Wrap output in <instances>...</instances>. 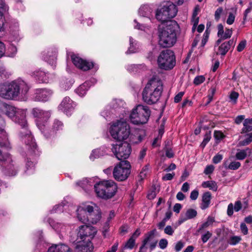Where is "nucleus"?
Returning a JSON list of instances; mask_svg holds the SVG:
<instances>
[{"label": "nucleus", "instance_id": "1", "mask_svg": "<svg viewBox=\"0 0 252 252\" xmlns=\"http://www.w3.org/2000/svg\"><path fill=\"white\" fill-rule=\"evenodd\" d=\"M0 111L21 126L20 135L22 141H24L26 145L28 146L29 150L34 152L37 149V145L31 135V132L27 128L26 111L8 105L1 100H0Z\"/></svg>", "mask_w": 252, "mask_h": 252}, {"label": "nucleus", "instance_id": "2", "mask_svg": "<svg viewBox=\"0 0 252 252\" xmlns=\"http://www.w3.org/2000/svg\"><path fill=\"white\" fill-rule=\"evenodd\" d=\"M179 26L175 21L167 22V24L158 29V43L162 48H170L176 42Z\"/></svg>", "mask_w": 252, "mask_h": 252}, {"label": "nucleus", "instance_id": "3", "mask_svg": "<svg viewBox=\"0 0 252 252\" xmlns=\"http://www.w3.org/2000/svg\"><path fill=\"white\" fill-rule=\"evenodd\" d=\"M162 91L161 81L158 78L153 77L149 81L143 91V100L147 104H154L158 100Z\"/></svg>", "mask_w": 252, "mask_h": 252}, {"label": "nucleus", "instance_id": "4", "mask_svg": "<svg viewBox=\"0 0 252 252\" xmlns=\"http://www.w3.org/2000/svg\"><path fill=\"white\" fill-rule=\"evenodd\" d=\"M94 189L97 197L108 200L116 195L118 187L117 184L112 180H103L94 185Z\"/></svg>", "mask_w": 252, "mask_h": 252}, {"label": "nucleus", "instance_id": "5", "mask_svg": "<svg viewBox=\"0 0 252 252\" xmlns=\"http://www.w3.org/2000/svg\"><path fill=\"white\" fill-rule=\"evenodd\" d=\"M110 133L112 137L117 140L126 139L130 133V126L125 121H118L111 126Z\"/></svg>", "mask_w": 252, "mask_h": 252}, {"label": "nucleus", "instance_id": "6", "mask_svg": "<svg viewBox=\"0 0 252 252\" xmlns=\"http://www.w3.org/2000/svg\"><path fill=\"white\" fill-rule=\"evenodd\" d=\"M177 12V8L173 2L170 1H164L161 4V7L158 9L156 17L159 21L164 22L174 18Z\"/></svg>", "mask_w": 252, "mask_h": 252}, {"label": "nucleus", "instance_id": "7", "mask_svg": "<svg viewBox=\"0 0 252 252\" xmlns=\"http://www.w3.org/2000/svg\"><path fill=\"white\" fill-rule=\"evenodd\" d=\"M151 114L149 107L142 105H137L132 110L130 120L135 125H142L147 123Z\"/></svg>", "mask_w": 252, "mask_h": 252}, {"label": "nucleus", "instance_id": "8", "mask_svg": "<svg viewBox=\"0 0 252 252\" xmlns=\"http://www.w3.org/2000/svg\"><path fill=\"white\" fill-rule=\"evenodd\" d=\"M8 99H13L20 94L25 95L28 93L29 87L23 80L18 79L8 83Z\"/></svg>", "mask_w": 252, "mask_h": 252}, {"label": "nucleus", "instance_id": "9", "mask_svg": "<svg viewBox=\"0 0 252 252\" xmlns=\"http://www.w3.org/2000/svg\"><path fill=\"white\" fill-rule=\"evenodd\" d=\"M159 67L165 70L173 68L176 64V59L174 52L170 50L162 51L158 59Z\"/></svg>", "mask_w": 252, "mask_h": 252}, {"label": "nucleus", "instance_id": "10", "mask_svg": "<svg viewBox=\"0 0 252 252\" xmlns=\"http://www.w3.org/2000/svg\"><path fill=\"white\" fill-rule=\"evenodd\" d=\"M130 173V164L127 160L121 161L114 168L113 174L118 181L126 180Z\"/></svg>", "mask_w": 252, "mask_h": 252}, {"label": "nucleus", "instance_id": "11", "mask_svg": "<svg viewBox=\"0 0 252 252\" xmlns=\"http://www.w3.org/2000/svg\"><path fill=\"white\" fill-rule=\"evenodd\" d=\"M112 151L120 160H126L131 154V148L129 143L124 142L119 144H113Z\"/></svg>", "mask_w": 252, "mask_h": 252}, {"label": "nucleus", "instance_id": "12", "mask_svg": "<svg viewBox=\"0 0 252 252\" xmlns=\"http://www.w3.org/2000/svg\"><path fill=\"white\" fill-rule=\"evenodd\" d=\"M32 114L35 117L37 118L36 125L39 129L44 133L46 138L49 136H47L48 130L45 128V125L42 123L47 122L50 117V113L49 111H45L39 108H34L32 110Z\"/></svg>", "mask_w": 252, "mask_h": 252}, {"label": "nucleus", "instance_id": "13", "mask_svg": "<svg viewBox=\"0 0 252 252\" xmlns=\"http://www.w3.org/2000/svg\"><path fill=\"white\" fill-rule=\"evenodd\" d=\"M97 230L96 228L92 226L83 225L79 227V231L77 234V240L78 242L86 241L91 242V240L94 237Z\"/></svg>", "mask_w": 252, "mask_h": 252}, {"label": "nucleus", "instance_id": "14", "mask_svg": "<svg viewBox=\"0 0 252 252\" xmlns=\"http://www.w3.org/2000/svg\"><path fill=\"white\" fill-rule=\"evenodd\" d=\"M12 159L9 154L7 152H5L0 149V165L2 167V170L5 169L8 170H12V172L8 173L9 175L14 176L16 174V171L13 170L12 168L13 165L11 164Z\"/></svg>", "mask_w": 252, "mask_h": 252}, {"label": "nucleus", "instance_id": "15", "mask_svg": "<svg viewBox=\"0 0 252 252\" xmlns=\"http://www.w3.org/2000/svg\"><path fill=\"white\" fill-rule=\"evenodd\" d=\"M93 211V206L90 205L79 207L77 210L78 220L84 223H87L89 221L90 213Z\"/></svg>", "mask_w": 252, "mask_h": 252}, {"label": "nucleus", "instance_id": "16", "mask_svg": "<svg viewBox=\"0 0 252 252\" xmlns=\"http://www.w3.org/2000/svg\"><path fill=\"white\" fill-rule=\"evenodd\" d=\"M71 60L77 67L85 71L89 70L94 66L93 63L87 62L75 55L71 56Z\"/></svg>", "mask_w": 252, "mask_h": 252}, {"label": "nucleus", "instance_id": "17", "mask_svg": "<svg viewBox=\"0 0 252 252\" xmlns=\"http://www.w3.org/2000/svg\"><path fill=\"white\" fill-rule=\"evenodd\" d=\"M75 103L69 97H65L59 106V108L66 114L70 115L74 110Z\"/></svg>", "mask_w": 252, "mask_h": 252}, {"label": "nucleus", "instance_id": "18", "mask_svg": "<svg viewBox=\"0 0 252 252\" xmlns=\"http://www.w3.org/2000/svg\"><path fill=\"white\" fill-rule=\"evenodd\" d=\"M156 232V230L153 229L145 235V237L142 242V245L144 247L146 245L149 244L150 249L151 251H153L156 247L158 240L155 238V234Z\"/></svg>", "mask_w": 252, "mask_h": 252}, {"label": "nucleus", "instance_id": "19", "mask_svg": "<svg viewBox=\"0 0 252 252\" xmlns=\"http://www.w3.org/2000/svg\"><path fill=\"white\" fill-rule=\"evenodd\" d=\"M57 50L55 48L49 49L42 53L43 60L51 65H53L56 61Z\"/></svg>", "mask_w": 252, "mask_h": 252}, {"label": "nucleus", "instance_id": "20", "mask_svg": "<svg viewBox=\"0 0 252 252\" xmlns=\"http://www.w3.org/2000/svg\"><path fill=\"white\" fill-rule=\"evenodd\" d=\"M236 43V41L234 40L232 38L228 41H225L219 47L218 51L217 53V55H220L224 56L226 55L227 52L230 50L231 47H234Z\"/></svg>", "mask_w": 252, "mask_h": 252}, {"label": "nucleus", "instance_id": "21", "mask_svg": "<svg viewBox=\"0 0 252 252\" xmlns=\"http://www.w3.org/2000/svg\"><path fill=\"white\" fill-rule=\"evenodd\" d=\"M52 94V92L50 90H37L35 94V100L36 101H46L49 100Z\"/></svg>", "mask_w": 252, "mask_h": 252}, {"label": "nucleus", "instance_id": "22", "mask_svg": "<svg viewBox=\"0 0 252 252\" xmlns=\"http://www.w3.org/2000/svg\"><path fill=\"white\" fill-rule=\"evenodd\" d=\"M48 75L47 72L40 69L36 70L32 73V76L40 83L48 82Z\"/></svg>", "mask_w": 252, "mask_h": 252}, {"label": "nucleus", "instance_id": "23", "mask_svg": "<svg viewBox=\"0 0 252 252\" xmlns=\"http://www.w3.org/2000/svg\"><path fill=\"white\" fill-rule=\"evenodd\" d=\"M197 211L193 209H188L186 213L182 214L178 220V225L181 224L183 222L188 220L191 219L195 218L197 215Z\"/></svg>", "mask_w": 252, "mask_h": 252}, {"label": "nucleus", "instance_id": "24", "mask_svg": "<svg viewBox=\"0 0 252 252\" xmlns=\"http://www.w3.org/2000/svg\"><path fill=\"white\" fill-rule=\"evenodd\" d=\"M48 252H72L71 249L64 244L53 245L49 249Z\"/></svg>", "mask_w": 252, "mask_h": 252}, {"label": "nucleus", "instance_id": "25", "mask_svg": "<svg viewBox=\"0 0 252 252\" xmlns=\"http://www.w3.org/2000/svg\"><path fill=\"white\" fill-rule=\"evenodd\" d=\"M218 36L219 37L223 38V39H226L230 38L232 34V29H226L225 32H224L223 26L222 24H220L218 26Z\"/></svg>", "mask_w": 252, "mask_h": 252}, {"label": "nucleus", "instance_id": "26", "mask_svg": "<svg viewBox=\"0 0 252 252\" xmlns=\"http://www.w3.org/2000/svg\"><path fill=\"white\" fill-rule=\"evenodd\" d=\"M101 217L100 211L98 209L94 210L93 207V211L89 214V221L92 223H96L100 220Z\"/></svg>", "mask_w": 252, "mask_h": 252}, {"label": "nucleus", "instance_id": "27", "mask_svg": "<svg viewBox=\"0 0 252 252\" xmlns=\"http://www.w3.org/2000/svg\"><path fill=\"white\" fill-rule=\"evenodd\" d=\"M211 199V194L210 192L207 191L203 193L202 197V203L200 208L202 210H204L209 207Z\"/></svg>", "mask_w": 252, "mask_h": 252}, {"label": "nucleus", "instance_id": "28", "mask_svg": "<svg viewBox=\"0 0 252 252\" xmlns=\"http://www.w3.org/2000/svg\"><path fill=\"white\" fill-rule=\"evenodd\" d=\"M90 82L89 81H86L79 86V87L75 90L76 93L79 96H83L85 94H86L87 91L90 88Z\"/></svg>", "mask_w": 252, "mask_h": 252}, {"label": "nucleus", "instance_id": "29", "mask_svg": "<svg viewBox=\"0 0 252 252\" xmlns=\"http://www.w3.org/2000/svg\"><path fill=\"white\" fill-rule=\"evenodd\" d=\"M76 241V246L75 248V252H90L88 246L85 244L84 241L78 242V240L75 241L72 240L73 243Z\"/></svg>", "mask_w": 252, "mask_h": 252}, {"label": "nucleus", "instance_id": "30", "mask_svg": "<svg viewBox=\"0 0 252 252\" xmlns=\"http://www.w3.org/2000/svg\"><path fill=\"white\" fill-rule=\"evenodd\" d=\"M215 221V220L214 217L212 216H209L207 218L206 221L200 225L198 229L197 230V232L201 233L204 230V229L208 228L210 226H212Z\"/></svg>", "mask_w": 252, "mask_h": 252}, {"label": "nucleus", "instance_id": "31", "mask_svg": "<svg viewBox=\"0 0 252 252\" xmlns=\"http://www.w3.org/2000/svg\"><path fill=\"white\" fill-rule=\"evenodd\" d=\"M252 131V118L246 119L243 122V127L241 130V133H246Z\"/></svg>", "mask_w": 252, "mask_h": 252}, {"label": "nucleus", "instance_id": "32", "mask_svg": "<svg viewBox=\"0 0 252 252\" xmlns=\"http://www.w3.org/2000/svg\"><path fill=\"white\" fill-rule=\"evenodd\" d=\"M9 88L8 83L0 84V96L5 99H8Z\"/></svg>", "mask_w": 252, "mask_h": 252}, {"label": "nucleus", "instance_id": "33", "mask_svg": "<svg viewBox=\"0 0 252 252\" xmlns=\"http://www.w3.org/2000/svg\"><path fill=\"white\" fill-rule=\"evenodd\" d=\"M202 187L204 188H209L214 191H216L218 189L217 183L214 181L203 182L202 184Z\"/></svg>", "mask_w": 252, "mask_h": 252}, {"label": "nucleus", "instance_id": "34", "mask_svg": "<svg viewBox=\"0 0 252 252\" xmlns=\"http://www.w3.org/2000/svg\"><path fill=\"white\" fill-rule=\"evenodd\" d=\"M152 12V9L148 5H144L139 9V14L143 17H148Z\"/></svg>", "mask_w": 252, "mask_h": 252}, {"label": "nucleus", "instance_id": "35", "mask_svg": "<svg viewBox=\"0 0 252 252\" xmlns=\"http://www.w3.org/2000/svg\"><path fill=\"white\" fill-rule=\"evenodd\" d=\"M0 147L1 148H10V143L7 136L2 133L0 135Z\"/></svg>", "mask_w": 252, "mask_h": 252}, {"label": "nucleus", "instance_id": "36", "mask_svg": "<svg viewBox=\"0 0 252 252\" xmlns=\"http://www.w3.org/2000/svg\"><path fill=\"white\" fill-rule=\"evenodd\" d=\"M73 82L66 78H63L60 82V87L64 90L69 89L72 86Z\"/></svg>", "mask_w": 252, "mask_h": 252}, {"label": "nucleus", "instance_id": "37", "mask_svg": "<svg viewBox=\"0 0 252 252\" xmlns=\"http://www.w3.org/2000/svg\"><path fill=\"white\" fill-rule=\"evenodd\" d=\"M77 184L81 187L86 191L89 190L93 187V185L91 184V182L87 179H85L79 182Z\"/></svg>", "mask_w": 252, "mask_h": 252}, {"label": "nucleus", "instance_id": "38", "mask_svg": "<svg viewBox=\"0 0 252 252\" xmlns=\"http://www.w3.org/2000/svg\"><path fill=\"white\" fill-rule=\"evenodd\" d=\"M250 151L249 148L244 150H239L235 155V158L237 160H243L247 156V151Z\"/></svg>", "mask_w": 252, "mask_h": 252}, {"label": "nucleus", "instance_id": "39", "mask_svg": "<svg viewBox=\"0 0 252 252\" xmlns=\"http://www.w3.org/2000/svg\"><path fill=\"white\" fill-rule=\"evenodd\" d=\"M245 139L239 142V144L241 146H245L248 145L252 142V132L246 134L245 136Z\"/></svg>", "mask_w": 252, "mask_h": 252}, {"label": "nucleus", "instance_id": "40", "mask_svg": "<svg viewBox=\"0 0 252 252\" xmlns=\"http://www.w3.org/2000/svg\"><path fill=\"white\" fill-rule=\"evenodd\" d=\"M241 166V163L239 161H234L231 162L227 166L226 163H224V167L226 169L235 170L238 169Z\"/></svg>", "mask_w": 252, "mask_h": 252}, {"label": "nucleus", "instance_id": "41", "mask_svg": "<svg viewBox=\"0 0 252 252\" xmlns=\"http://www.w3.org/2000/svg\"><path fill=\"white\" fill-rule=\"evenodd\" d=\"M211 138V131H207L205 133L203 141L200 144V147L204 148L208 142L210 140Z\"/></svg>", "mask_w": 252, "mask_h": 252}, {"label": "nucleus", "instance_id": "42", "mask_svg": "<svg viewBox=\"0 0 252 252\" xmlns=\"http://www.w3.org/2000/svg\"><path fill=\"white\" fill-rule=\"evenodd\" d=\"M216 89L215 88H212L209 91V94L207 95L206 99L207 101L205 105L209 104L213 99V96L216 92Z\"/></svg>", "mask_w": 252, "mask_h": 252}, {"label": "nucleus", "instance_id": "43", "mask_svg": "<svg viewBox=\"0 0 252 252\" xmlns=\"http://www.w3.org/2000/svg\"><path fill=\"white\" fill-rule=\"evenodd\" d=\"M5 19L2 13L0 12V33L4 32L5 30Z\"/></svg>", "mask_w": 252, "mask_h": 252}, {"label": "nucleus", "instance_id": "44", "mask_svg": "<svg viewBox=\"0 0 252 252\" xmlns=\"http://www.w3.org/2000/svg\"><path fill=\"white\" fill-rule=\"evenodd\" d=\"M102 154L100 149H96L92 151V154L90 156V158L91 160H94V158H98Z\"/></svg>", "mask_w": 252, "mask_h": 252}, {"label": "nucleus", "instance_id": "45", "mask_svg": "<svg viewBox=\"0 0 252 252\" xmlns=\"http://www.w3.org/2000/svg\"><path fill=\"white\" fill-rule=\"evenodd\" d=\"M212 236V233L209 231H207L204 233L202 234L201 238V240L203 243H205L209 240Z\"/></svg>", "mask_w": 252, "mask_h": 252}, {"label": "nucleus", "instance_id": "46", "mask_svg": "<svg viewBox=\"0 0 252 252\" xmlns=\"http://www.w3.org/2000/svg\"><path fill=\"white\" fill-rule=\"evenodd\" d=\"M135 243V240L132 238H130L128 241L126 242L124 248L132 249L134 246Z\"/></svg>", "mask_w": 252, "mask_h": 252}, {"label": "nucleus", "instance_id": "47", "mask_svg": "<svg viewBox=\"0 0 252 252\" xmlns=\"http://www.w3.org/2000/svg\"><path fill=\"white\" fill-rule=\"evenodd\" d=\"M17 53V48L15 46L11 45L8 47L7 56L13 57Z\"/></svg>", "mask_w": 252, "mask_h": 252}, {"label": "nucleus", "instance_id": "48", "mask_svg": "<svg viewBox=\"0 0 252 252\" xmlns=\"http://www.w3.org/2000/svg\"><path fill=\"white\" fill-rule=\"evenodd\" d=\"M129 44L130 47H129L127 53H132L135 52L136 48L134 47V44H136L135 43V41L131 37H129Z\"/></svg>", "mask_w": 252, "mask_h": 252}, {"label": "nucleus", "instance_id": "49", "mask_svg": "<svg viewBox=\"0 0 252 252\" xmlns=\"http://www.w3.org/2000/svg\"><path fill=\"white\" fill-rule=\"evenodd\" d=\"M241 240V238L240 236H233L230 238L229 243L231 245H235Z\"/></svg>", "mask_w": 252, "mask_h": 252}, {"label": "nucleus", "instance_id": "50", "mask_svg": "<svg viewBox=\"0 0 252 252\" xmlns=\"http://www.w3.org/2000/svg\"><path fill=\"white\" fill-rule=\"evenodd\" d=\"M239 97V94L235 91L232 92L229 95V98L233 104H236Z\"/></svg>", "mask_w": 252, "mask_h": 252}, {"label": "nucleus", "instance_id": "51", "mask_svg": "<svg viewBox=\"0 0 252 252\" xmlns=\"http://www.w3.org/2000/svg\"><path fill=\"white\" fill-rule=\"evenodd\" d=\"M10 73L7 71L4 66L0 65V76L4 77H8Z\"/></svg>", "mask_w": 252, "mask_h": 252}, {"label": "nucleus", "instance_id": "52", "mask_svg": "<svg viewBox=\"0 0 252 252\" xmlns=\"http://www.w3.org/2000/svg\"><path fill=\"white\" fill-rule=\"evenodd\" d=\"M205 81V77L203 75L198 76L196 77L193 81L194 83L198 85L202 83Z\"/></svg>", "mask_w": 252, "mask_h": 252}, {"label": "nucleus", "instance_id": "53", "mask_svg": "<svg viewBox=\"0 0 252 252\" xmlns=\"http://www.w3.org/2000/svg\"><path fill=\"white\" fill-rule=\"evenodd\" d=\"M63 126V123L58 120L55 121L53 125V129L54 130H58L62 128Z\"/></svg>", "mask_w": 252, "mask_h": 252}, {"label": "nucleus", "instance_id": "54", "mask_svg": "<svg viewBox=\"0 0 252 252\" xmlns=\"http://www.w3.org/2000/svg\"><path fill=\"white\" fill-rule=\"evenodd\" d=\"M246 45V40H244L241 41L237 47V50L238 52L242 51L245 48Z\"/></svg>", "mask_w": 252, "mask_h": 252}, {"label": "nucleus", "instance_id": "55", "mask_svg": "<svg viewBox=\"0 0 252 252\" xmlns=\"http://www.w3.org/2000/svg\"><path fill=\"white\" fill-rule=\"evenodd\" d=\"M8 10V7L3 0H0V12L6 11Z\"/></svg>", "mask_w": 252, "mask_h": 252}, {"label": "nucleus", "instance_id": "56", "mask_svg": "<svg viewBox=\"0 0 252 252\" xmlns=\"http://www.w3.org/2000/svg\"><path fill=\"white\" fill-rule=\"evenodd\" d=\"M164 232L165 234L171 236L173 234L174 230L170 225H167L165 227Z\"/></svg>", "mask_w": 252, "mask_h": 252}, {"label": "nucleus", "instance_id": "57", "mask_svg": "<svg viewBox=\"0 0 252 252\" xmlns=\"http://www.w3.org/2000/svg\"><path fill=\"white\" fill-rule=\"evenodd\" d=\"M168 241L165 239H161L159 242V247L161 249H164L167 247Z\"/></svg>", "mask_w": 252, "mask_h": 252}, {"label": "nucleus", "instance_id": "58", "mask_svg": "<svg viewBox=\"0 0 252 252\" xmlns=\"http://www.w3.org/2000/svg\"><path fill=\"white\" fill-rule=\"evenodd\" d=\"M184 246V243L181 241H178L175 245V250L178 252L180 251Z\"/></svg>", "mask_w": 252, "mask_h": 252}, {"label": "nucleus", "instance_id": "59", "mask_svg": "<svg viewBox=\"0 0 252 252\" xmlns=\"http://www.w3.org/2000/svg\"><path fill=\"white\" fill-rule=\"evenodd\" d=\"M223 11L222 7L218 8L215 11V18L218 21L220 18V16Z\"/></svg>", "mask_w": 252, "mask_h": 252}, {"label": "nucleus", "instance_id": "60", "mask_svg": "<svg viewBox=\"0 0 252 252\" xmlns=\"http://www.w3.org/2000/svg\"><path fill=\"white\" fill-rule=\"evenodd\" d=\"M174 176L175 173L174 172H172L171 173H167L162 177V179L163 181L171 180L173 178Z\"/></svg>", "mask_w": 252, "mask_h": 252}, {"label": "nucleus", "instance_id": "61", "mask_svg": "<svg viewBox=\"0 0 252 252\" xmlns=\"http://www.w3.org/2000/svg\"><path fill=\"white\" fill-rule=\"evenodd\" d=\"M222 159V156L220 154H217L215 156H214L213 158V163H214L215 164H217L220 162Z\"/></svg>", "mask_w": 252, "mask_h": 252}, {"label": "nucleus", "instance_id": "62", "mask_svg": "<svg viewBox=\"0 0 252 252\" xmlns=\"http://www.w3.org/2000/svg\"><path fill=\"white\" fill-rule=\"evenodd\" d=\"M214 170V167L213 165H208L205 168L204 173L206 175H208L212 173L213 172Z\"/></svg>", "mask_w": 252, "mask_h": 252}, {"label": "nucleus", "instance_id": "63", "mask_svg": "<svg viewBox=\"0 0 252 252\" xmlns=\"http://www.w3.org/2000/svg\"><path fill=\"white\" fill-rule=\"evenodd\" d=\"M214 137L217 140H221L224 137L223 134L220 131H215Z\"/></svg>", "mask_w": 252, "mask_h": 252}, {"label": "nucleus", "instance_id": "64", "mask_svg": "<svg viewBox=\"0 0 252 252\" xmlns=\"http://www.w3.org/2000/svg\"><path fill=\"white\" fill-rule=\"evenodd\" d=\"M198 194V191L197 190L194 189L191 192L190 198L191 200H195L197 198Z\"/></svg>", "mask_w": 252, "mask_h": 252}]
</instances>
